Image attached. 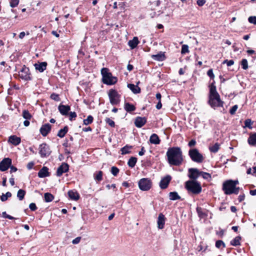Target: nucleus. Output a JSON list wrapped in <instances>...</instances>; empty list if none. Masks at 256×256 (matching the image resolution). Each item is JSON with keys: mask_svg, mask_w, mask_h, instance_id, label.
I'll return each instance as SVG.
<instances>
[{"mask_svg": "<svg viewBox=\"0 0 256 256\" xmlns=\"http://www.w3.org/2000/svg\"><path fill=\"white\" fill-rule=\"evenodd\" d=\"M140 83V82H138L137 83L136 85H134L133 84H128V88H129L132 92L134 94H137L140 92V88L138 86V84Z\"/></svg>", "mask_w": 256, "mask_h": 256, "instance_id": "nucleus-24", "label": "nucleus"}, {"mask_svg": "<svg viewBox=\"0 0 256 256\" xmlns=\"http://www.w3.org/2000/svg\"><path fill=\"white\" fill-rule=\"evenodd\" d=\"M166 160L170 166H179L182 164V152L180 147L173 146L168 149L166 153Z\"/></svg>", "mask_w": 256, "mask_h": 256, "instance_id": "nucleus-1", "label": "nucleus"}, {"mask_svg": "<svg viewBox=\"0 0 256 256\" xmlns=\"http://www.w3.org/2000/svg\"><path fill=\"white\" fill-rule=\"evenodd\" d=\"M152 58L157 61L162 62L166 58L164 52H160L156 54H154L152 56Z\"/></svg>", "mask_w": 256, "mask_h": 256, "instance_id": "nucleus-26", "label": "nucleus"}, {"mask_svg": "<svg viewBox=\"0 0 256 256\" xmlns=\"http://www.w3.org/2000/svg\"><path fill=\"white\" fill-rule=\"evenodd\" d=\"M18 73L20 78L25 81H30L32 80L30 68L26 65L22 66Z\"/></svg>", "mask_w": 256, "mask_h": 256, "instance_id": "nucleus-7", "label": "nucleus"}, {"mask_svg": "<svg viewBox=\"0 0 256 256\" xmlns=\"http://www.w3.org/2000/svg\"><path fill=\"white\" fill-rule=\"evenodd\" d=\"M38 176L40 178H44L50 176L48 172V168L46 166H43L38 172Z\"/></svg>", "mask_w": 256, "mask_h": 256, "instance_id": "nucleus-21", "label": "nucleus"}, {"mask_svg": "<svg viewBox=\"0 0 256 256\" xmlns=\"http://www.w3.org/2000/svg\"><path fill=\"white\" fill-rule=\"evenodd\" d=\"M48 64L46 62H38L35 64L34 66L36 70H38L40 72H44Z\"/></svg>", "mask_w": 256, "mask_h": 256, "instance_id": "nucleus-22", "label": "nucleus"}, {"mask_svg": "<svg viewBox=\"0 0 256 256\" xmlns=\"http://www.w3.org/2000/svg\"><path fill=\"white\" fill-rule=\"evenodd\" d=\"M137 158L136 157L132 156L128 160V165L129 167L132 168L134 167L137 162Z\"/></svg>", "mask_w": 256, "mask_h": 256, "instance_id": "nucleus-32", "label": "nucleus"}, {"mask_svg": "<svg viewBox=\"0 0 256 256\" xmlns=\"http://www.w3.org/2000/svg\"><path fill=\"white\" fill-rule=\"evenodd\" d=\"M52 151L50 146L44 142L39 146V154L42 158L48 157L51 154Z\"/></svg>", "mask_w": 256, "mask_h": 256, "instance_id": "nucleus-10", "label": "nucleus"}, {"mask_svg": "<svg viewBox=\"0 0 256 256\" xmlns=\"http://www.w3.org/2000/svg\"><path fill=\"white\" fill-rule=\"evenodd\" d=\"M238 108L237 104L234 106L230 110V113L232 115H234L236 114V112Z\"/></svg>", "mask_w": 256, "mask_h": 256, "instance_id": "nucleus-53", "label": "nucleus"}, {"mask_svg": "<svg viewBox=\"0 0 256 256\" xmlns=\"http://www.w3.org/2000/svg\"><path fill=\"white\" fill-rule=\"evenodd\" d=\"M70 116L69 120L70 121H72L77 116L76 113L74 112H68Z\"/></svg>", "mask_w": 256, "mask_h": 256, "instance_id": "nucleus-52", "label": "nucleus"}, {"mask_svg": "<svg viewBox=\"0 0 256 256\" xmlns=\"http://www.w3.org/2000/svg\"><path fill=\"white\" fill-rule=\"evenodd\" d=\"M94 118L92 116L89 115L87 118L84 120L83 122L84 125H88L93 122Z\"/></svg>", "mask_w": 256, "mask_h": 256, "instance_id": "nucleus-39", "label": "nucleus"}, {"mask_svg": "<svg viewBox=\"0 0 256 256\" xmlns=\"http://www.w3.org/2000/svg\"><path fill=\"white\" fill-rule=\"evenodd\" d=\"M166 219L162 213L159 214L157 220L158 229H162L164 228Z\"/></svg>", "mask_w": 256, "mask_h": 256, "instance_id": "nucleus-20", "label": "nucleus"}, {"mask_svg": "<svg viewBox=\"0 0 256 256\" xmlns=\"http://www.w3.org/2000/svg\"><path fill=\"white\" fill-rule=\"evenodd\" d=\"M68 194L69 198L71 200L76 201L80 198V194L76 190H68Z\"/></svg>", "mask_w": 256, "mask_h": 256, "instance_id": "nucleus-19", "label": "nucleus"}, {"mask_svg": "<svg viewBox=\"0 0 256 256\" xmlns=\"http://www.w3.org/2000/svg\"><path fill=\"white\" fill-rule=\"evenodd\" d=\"M58 110L62 116L68 115V112L70 110V106L68 105L60 104L58 106Z\"/></svg>", "mask_w": 256, "mask_h": 256, "instance_id": "nucleus-18", "label": "nucleus"}, {"mask_svg": "<svg viewBox=\"0 0 256 256\" xmlns=\"http://www.w3.org/2000/svg\"><path fill=\"white\" fill-rule=\"evenodd\" d=\"M2 216L4 218H8V219L11 220L16 219V218H15L9 214H6V212H2Z\"/></svg>", "mask_w": 256, "mask_h": 256, "instance_id": "nucleus-50", "label": "nucleus"}, {"mask_svg": "<svg viewBox=\"0 0 256 256\" xmlns=\"http://www.w3.org/2000/svg\"><path fill=\"white\" fill-rule=\"evenodd\" d=\"M245 198V194H240L238 197V202H241L243 200H244Z\"/></svg>", "mask_w": 256, "mask_h": 256, "instance_id": "nucleus-61", "label": "nucleus"}, {"mask_svg": "<svg viewBox=\"0 0 256 256\" xmlns=\"http://www.w3.org/2000/svg\"><path fill=\"white\" fill-rule=\"evenodd\" d=\"M206 2V0H198L196 1V4L198 6H202Z\"/></svg>", "mask_w": 256, "mask_h": 256, "instance_id": "nucleus-58", "label": "nucleus"}, {"mask_svg": "<svg viewBox=\"0 0 256 256\" xmlns=\"http://www.w3.org/2000/svg\"><path fill=\"white\" fill-rule=\"evenodd\" d=\"M140 42L137 36H134L132 40H130L128 42V45L132 50L135 48L139 44Z\"/></svg>", "mask_w": 256, "mask_h": 256, "instance_id": "nucleus-25", "label": "nucleus"}, {"mask_svg": "<svg viewBox=\"0 0 256 256\" xmlns=\"http://www.w3.org/2000/svg\"><path fill=\"white\" fill-rule=\"evenodd\" d=\"M252 122L250 119H246L244 121L245 127L248 128L250 129H252Z\"/></svg>", "mask_w": 256, "mask_h": 256, "instance_id": "nucleus-46", "label": "nucleus"}, {"mask_svg": "<svg viewBox=\"0 0 256 256\" xmlns=\"http://www.w3.org/2000/svg\"><path fill=\"white\" fill-rule=\"evenodd\" d=\"M19 4V0H10V6L14 8L16 7Z\"/></svg>", "mask_w": 256, "mask_h": 256, "instance_id": "nucleus-49", "label": "nucleus"}, {"mask_svg": "<svg viewBox=\"0 0 256 256\" xmlns=\"http://www.w3.org/2000/svg\"><path fill=\"white\" fill-rule=\"evenodd\" d=\"M188 154L191 160L194 162L201 163L204 160V158L203 156L196 148H190L188 150Z\"/></svg>", "mask_w": 256, "mask_h": 256, "instance_id": "nucleus-5", "label": "nucleus"}, {"mask_svg": "<svg viewBox=\"0 0 256 256\" xmlns=\"http://www.w3.org/2000/svg\"><path fill=\"white\" fill-rule=\"evenodd\" d=\"M101 74L102 82L105 84L112 86L116 84L118 82V78L113 76L107 68H102L101 69Z\"/></svg>", "mask_w": 256, "mask_h": 256, "instance_id": "nucleus-3", "label": "nucleus"}, {"mask_svg": "<svg viewBox=\"0 0 256 256\" xmlns=\"http://www.w3.org/2000/svg\"><path fill=\"white\" fill-rule=\"evenodd\" d=\"M248 22L254 24H256V16H250L248 18Z\"/></svg>", "mask_w": 256, "mask_h": 256, "instance_id": "nucleus-54", "label": "nucleus"}, {"mask_svg": "<svg viewBox=\"0 0 256 256\" xmlns=\"http://www.w3.org/2000/svg\"><path fill=\"white\" fill-rule=\"evenodd\" d=\"M222 246H224V242L222 240H218L216 242V246L217 248H220Z\"/></svg>", "mask_w": 256, "mask_h": 256, "instance_id": "nucleus-55", "label": "nucleus"}, {"mask_svg": "<svg viewBox=\"0 0 256 256\" xmlns=\"http://www.w3.org/2000/svg\"><path fill=\"white\" fill-rule=\"evenodd\" d=\"M120 172V170L115 166H113L111 168L110 172L114 176H116Z\"/></svg>", "mask_w": 256, "mask_h": 256, "instance_id": "nucleus-44", "label": "nucleus"}, {"mask_svg": "<svg viewBox=\"0 0 256 256\" xmlns=\"http://www.w3.org/2000/svg\"><path fill=\"white\" fill-rule=\"evenodd\" d=\"M207 74L210 78V79L213 80V82H214V74L212 69L211 68V69L208 70V71L207 72Z\"/></svg>", "mask_w": 256, "mask_h": 256, "instance_id": "nucleus-51", "label": "nucleus"}, {"mask_svg": "<svg viewBox=\"0 0 256 256\" xmlns=\"http://www.w3.org/2000/svg\"><path fill=\"white\" fill-rule=\"evenodd\" d=\"M132 146H130L128 144L124 146L120 150L122 152V153H121L122 154L124 155V154H130L131 152L130 151L128 150L132 149Z\"/></svg>", "mask_w": 256, "mask_h": 256, "instance_id": "nucleus-33", "label": "nucleus"}, {"mask_svg": "<svg viewBox=\"0 0 256 256\" xmlns=\"http://www.w3.org/2000/svg\"><path fill=\"white\" fill-rule=\"evenodd\" d=\"M69 170V165L66 162H62L56 171V176H60Z\"/></svg>", "mask_w": 256, "mask_h": 256, "instance_id": "nucleus-14", "label": "nucleus"}, {"mask_svg": "<svg viewBox=\"0 0 256 256\" xmlns=\"http://www.w3.org/2000/svg\"><path fill=\"white\" fill-rule=\"evenodd\" d=\"M241 240V237L240 236H237L235 238H234L231 242L230 244L234 246H238L240 244V240Z\"/></svg>", "mask_w": 256, "mask_h": 256, "instance_id": "nucleus-36", "label": "nucleus"}, {"mask_svg": "<svg viewBox=\"0 0 256 256\" xmlns=\"http://www.w3.org/2000/svg\"><path fill=\"white\" fill-rule=\"evenodd\" d=\"M103 172L101 170L98 172L94 176V178L96 180L100 182L102 180Z\"/></svg>", "mask_w": 256, "mask_h": 256, "instance_id": "nucleus-41", "label": "nucleus"}, {"mask_svg": "<svg viewBox=\"0 0 256 256\" xmlns=\"http://www.w3.org/2000/svg\"><path fill=\"white\" fill-rule=\"evenodd\" d=\"M200 176H202L205 180H210L211 178L210 174L202 171H200Z\"/></svg>", "mask_w": 256, "mask_h": 256, "instance_id": "nucleus-42", "label": "nucleus"}, {"mask_svg": "<svg viewBox=\"0 0 256 256\" xmlns=\"http://www.w3.org/2000/svg\"><path fill=\"white\" fill-rule=\"evenodd\" d=\"M184 186L189 194L194 195L200 194L202 190L200 183L197 180H188L185 182Z\"/></svg>", "mask_w": 256, "mask_h": 256, "instance_id": "nucleus-4", "label": "nucleus"}, {"mask_svg": "<svg viewBox=\"0 0 256 256\" xmlns=\"http://www.w3.org/2000/svg\"><path fill=\"white\" fill-rule=\"evenodd\" d=\"M22 116L26 120H30L32 118V114L30 113L28 110H24L22 112Z\"/></svg>", "mask_w": 256, "mask_h": 256, "instance_id": "nucleus-38", "label": "nucleus"}, {"mask_svg": "<svg viewBox=\"0 0 256 256\" xmlns=\"http://www.w3.org/2000/svg\"><path fill=\"white\" fill-rule=\"evenodd\" d=\"M8 142L13 145L16 146L20 143L21 139L20 137H18L15 135H12L10 136L8 138Z\"/></svg>", "mask_w": 256, "mask_h": 256, "instance_id": "nucleus-23", "label": "nucleus"}, {"mask_svg": "<svg viewBox=\"0 0 256 256\" xmlns=\"http://www.w3.org/2000/svg\"><path fill=\"white\" fill-rule=\"evenodd\" d=\"M172 180V176L170 175H166L162 178L160 182V187L161 189H166Z\"/></svg>", "mask_w": 256, "mask_h": 256, "instance_id": "nucleus-13", "label": "nucleus"}, {"mask_svg": "<svg viewBox=\"0 0 256 256\" xmlns=\"http://www.w3.org/2000/svg\"><path fill=\"white\" fill-rule=\"evenodd\" d=\"M248 142L250 146H255L256 144V132L250 134Z\"/></svg>", "mask_w": 256, "mask_h": 256, "instance_id": "nucleus-30", "label": "nucleus"}, {"mask_svg": "<svg viewBox=\"0 0 256 256\" xmlns=\"http://www.w3.org/2000/svg\"><path fill=\"white\" fill-rule=\"evenodd\" d=\"M189 52L188 46L187 44H183L182 46L181 54H186Z\"/></svg>", "mask_w": 256, "mask_h": 256, "instance_id": "nucleus-43", "label": "nucleus"}, {"mask_svg": "<svg viewBox=\"0 0 256 256\" xmlns=\"http://www.w3.org/2000/svg\"><path fill=\"white\" fill-rule=\"evenodd\" d=\"M228 180L234 186H236L239 184L238 180Z\"/></svg>", "mask_w": 256, "mask_h": 256, "instance_id": "nucleus-60", "label": "nucleus"}, {"mask_svg": "<svg viewBox=\"0 0 256 256\" xmlns=\"http://www.w3.org/2000/svg\"><path fill=\"white\" fill-rule=\"evenodd\" d=\"M108 96L112 105H117L120 103V95L115 89H110L108 92Z\"/></svg>", "mask_w": 256, "mask_h": 256, "instance_id": "nucleus-6", "label": "nucleus"}, {"mask_svg": "<svg viewBox=\"0 0 256 256\" xmlns=\"http://www.w3.org/2000/svg\"><path fill=\"white\" fill-rule=\"evenodd\" d=\"M139 188L142 191H148L152 186V182L148 178H142L138 182Z\"/></svg>", "mask_w": 256, "mask_h": 256, "instance_id": "nucleus-8", "label": "nucleus"}, {"mask_svg": "<svg viewBox=\"0 0 256 256\" xmlns=\"http://www.w3.org/2000/svg\"><path fill=\"white\" fill-rule=\"evenodd\" d=\"M78 53V57L80 58H82L84 55V52L82 50V48H81L79 50Z\"/></svg>", "mask_w": 256, "mask_h": 256, "instance_id": "nucleus-63", "label": "nucleus"}, {"mask_svg": "<svg viewBox=\"0 0 256 256\" xmlns=\"http://www.w3.org/2000/svg\"><path fill=\"white\" fill-rule=\"evenodd\" d=\"M124 110L128 112H134L136 110V106L130 102H126L124 105Z\"/></svg>", "mask_w": 256, "mask_h": 256, "instance_id": "nucleus-28", "label": "nucleus"}, {"mask_svg": "<svg viewBox=\"0 0 256 256\" xmlns=\"http://www.w3.org/2000/svg\"><path fill=\"white\" fill-rule=\"evenodd\" d=\"M225 64H226L228 66H231L232 64H234V61L232 60H225Z\"/></svg>", "mask_w": 256, "mask_h": 256, "instance_id": "nucleus-59", "label": "nucleus"}, {"mask_svg": "<svg viewBox=\"0 0 256 256\" xmlns=\"http://www.w3.org/2000/svg\"><path fill=\"white\" fill-rule=\"evenodd\" d=\"M26 193V191L24 190L20 189L18 190L17 193V197L20 200H24Z\"/></svg>", "mask_w": 256, "mask_h": 256, "instance_id": "nucleus-35", "label": "nucleus"}, {"mask_svg": "<svg viewBox=\"0 0 256 256\" xmlns=\"http://www.w3.org/2000/svg\"><path fill=\"white\" fill-rule=\"evenodd\" d=\"M241 65H242V68L244 70H247L248 67V60L245 58L242 59L241 61Z\"/></svg>", "mask_w": 256, "mask_h": 256, "instance_id": "nucleus-45", "label": "nucleus"}, {"mask_svg": "<svg viewBox=\"0 0 256 256\" xmlns=\"http://www.w3.org/2000/svg\"><path fill=\"white\" fill-rule=\"evenodd\" d=\"M169 198L171 200H178L181 198L176 192H172L169 193Z\"/></svg>", "mask_w": 256, "mask_h": 256, "instance_id": "nucleus-31", "label": "nucleus"}, {"mask_svg": "<svg viewBox=\"0 0 256 256\" xmlns=\"http://www.w3.org/2000/svg\"><path fill=\"white\" fill-rule=\"evenodd\" d=\"M34 163L33 162H28L26 166V168L28 170H31L32 168L34 166Z\"/></svg>", "mask_w": 256, "mask_h": 256, "instance_id": "nucleus-62", "label": "nucleus"}, {"mask_svg": "<svg viewBox=\"0 0 256 256\" xmlns=\"http://www.w3.org/2000/svg\"><path fill=\"white\" fill-rule=\"evenodd\" d=\"M147 122V118L146 117L137 116L135 118L134 124L138 128H142Z\"/></svg>", "mask_w": 256, "mask_h": 256, "instance_id": "nucleus-15", "label": "nucleus"}, {"mask_svg": "<svg viewBox=\"0 0 256 256\" xmlns=\"http://www.w3.org/2000/svg\"><path fill=\"white\" fill-rule=\"evenodd\" d=\"M80 239H81L80 237H77L72 240V242L73 244H78L80 242Z\"/></svg>", "mask_w": 256, "mask_h": 256, "instance_id": "nucleus-64", "label": "nucleus"}, {"mask_svg": "<svg viewBox=\"0 0 256 256\" xmlns=\"http://www.w3.org/2000/svg\"><path fill=\"white\" fill-rule=\"evenodd\" d=\"M68 130V126H64L63 128L60 130L57 134V136L60 138H64Z\"/></svg>", "mask_w": 256, "mask_h": 256, "instance_id": "nucleus-29", "label": "nucleus"}, {"mask_svg": "<svg viewBox=\"0 0 256 256\" xmlns=\"http://www.w3.org/2000/svg\"><path fill=\"white\" fill-rule=\"evenodd\" d=\"M209 94L208 104L214 108L223 106L224 102L221 100L219 94L216 91L215 82H212L208 86Z\"/></svg>", "mask_w": 256, "mask_h": 256, "instance_id": "nucleus-2", "label": "nucleus"}, {"mask_svg": "<svg viewBox=\"0 0 256 256\" xmlns=\"http://www.w3.org/2000/svg\"><path fill=\"white\" fill-rule=\"evenodd\" d=\"M149 140L151 144H158L160 142V140L156 134H153L151 135Z\"/></svg>", "mask_w": 256, "mask_h": 256, "instance_id": "nucleus-27", "label": "nucleus"}, {"mask_svg": "<svg viewBox=\"0 0 256 256\" xmlns=\"http://www.w3.org/2000/svg\"><path fill=\"white\" fill-rule=\"evenodd\" d=\"M105 122L106 124H108V125H110L111 127L114 128L115 126V122L114 121L108 118H106L105 119Z\"/></svg>", "mask_w": 256, "mask_h": 256, "instance_id": "nucleus-48", "label": "nucleus"}, {"mask_svg": "<svg viewBox=\"0 0 256 256\" xmlns=\"http://www.w3.org/2000/svg\"><path fill=\"white\" fill-rule=\"evenodd\" d=\"M52 126L50 124H45L40 128V132L43 136H46L50 132Z\"/></svg>", "mask_w": 256, "mask_h": 256, "instance_id": "nucleus-16", "label": "nucleus"}, {"mask_svg": "<svg viewBox=\"0 0 256 256\" xmlns=\"http://www.w3.org/2000/svg\"><path fill=\"white\" fill-rule=\"evenodd\" d=\"M29 208L32 211H35L38 209V208L35 203H30L29 205Z\"/></svg>", "mask_w": 256, "mask_h": 256, "instance_id": "nucleus-56", "label": "nucleus"}, {"mask_svg": "<svg viewBox=\"0 0 256 256\" xmlns=\"http://www.w3.org/2000/svg\"><path fill=\"white\" fill-rule=\"evenodd\" d=\"M196 144V141L194 139L191 140L188 143V146L192 148Z\"/></svg>", "mask_w": 256, "mask_h": 256, "instance_id": "nucleus-57", "label": "nucleus"}, {"mask_svg": "<svg viewBox=\"0 0 256 256\" xmlns=\"http://www.w3.org/2000/svg\"><path fill=\"white\" fill-rule=\"evenodd\" d=\"M12 194L10 192H8L6 194H2L0 196V200L2 202L6 201L8 198H10Z\"/></svg>", "mask_w": 256, "mask_h": 256, "instance_id": "nucleus-37", "label": "nucleus"}, {"mask_svg": "<svg viewBox=\"0 0 256 256\" xmlns=\"http://www.w3.org/2000/svg\"><path fill=\"white\" fill-rule=\"evenodd\" d=\"M188 172V176L190 179V180H196L200 176V171L196 168H190Z\"/></svg>", "mask_w": 256, "mask_h": 256, "instance_id": "nucleus-12", "label": "nucleus"}, {"mask_svg": "<svg viewBox=\"0 0 256 256\" xmlns=\"http://www.w3.org/2000/svg\"><path fill=\"white\" fill-rule=\"evenodd\" d=\"M50 98L52 100L56 101V102H59L60 100V98L59 96V95L56 93L53 92L51 94L50 96Z\"/></svg>", "mask_w": 256, "mask_h": 256, "instance_id": "nucleus-47", "label": "nucleus"}, {"mask_svg": "<svg viewBox=\"0 0 256 256\" xmlns=\"http://www.w3.org/2000/svg\"><path fill=\"white\" fill-rule=\"evenodd\" d=\"M240 188L239 187L234 186L228 180L225 181V194H238L239 192Z\"/></svg>", "mask_w": 256, "mask_h": 256, "instance_id": "nucleus-9", "label": "nucleus"}, {"mask_svg": "<svg viewBox=\"0 0 256 256\" xmlns=\"http://www.w3.org/2000/svg\"><path fill=\"white\" fill-rule=\"evenodd\" d=\"M44 200L46 202H51L54 199V196L49 192H46L44 194Z\"/></svg>", "mask_w": 256, "mask_h": 256, "instance_id": "nucleus-34", "label": "nucleus"}, {"mask_svg": "<svg viewBox=\"0 0 256 256\" xmlns=\"http://www.w3.org/2000/svg\"><path fill=\"white\" fill-rule=\"evenodd\" d=\"M12 159L9 158H4L0 162V170L5 172L8 170L12 164Z\"/></svg>", "mask_w": 256, "mask_h": 256, "instance_id": "nucleus-11", "label": "nucleus"}, {"mask_svg": "<svg viewBox=\"0 0 256 256\" xmlns=\"http://www.w3.org/2000/svg\"><path fill=\"white\" fill-rule=\"evenodd\" d=\"M196 212L198 217L201 219L206 218L208 216V210L206 208L197 206L196 208Z\"/></svg>", "mask_w": 256, "mask_h": 256, "instance_id": "nucleus-17", "label": "nucleus"}, {"mask_svg": "<svg viewBox=\"0 0 256 256\" xmlns=\"http://www.w3.org/2000/svg\"><path fill=\"white\" fill-rule=\"evenodd\" d=\"M220 148V144L218 143H216L213 146L210 147V150L212 152H216Z\"/></svg>", "mask_w": 256, "mask_h": 256, "instance_id": "nucleus-40", "label": "nucleus"}]
</instances>
